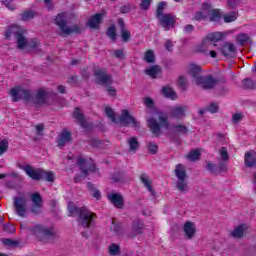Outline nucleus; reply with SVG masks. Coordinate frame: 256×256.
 I'll return each instance as SVG.
<instances>
[{
    "label": "nucleus",
    "instance_id": "1",
    "mask_svg": "<svg viewBox=\"0 0 256 256\" xmlns=\"http://www.w3.org/2000/svg\"><path fill=\"white\" fill-rule=\"evenodd\" d=\"M225 37L222 32H212L207 34L200 43L195 46L196 53L209 55L212 59L217 57V43Z\"/></svg>",
    "mask_w": 256,
    "mask_h": 256
},
{
    "label": "nucleus",
    "instance_id": "2",
    "mask_svg": "<svg viewBox=\"0 0 256 256\" xmlns=\"http://www.w3.org/2000/svg\"><path fill=\"white\" fill-rule=\"evenodd\" d=\"M10 95L14 102H17L21 99H24V101H31L32 99L33 103H36V105H43L44 103H46L48 96L45 90L40 89L37 91L35 97H33L29 90L23 89L19 86L12 88L10 90Z\"/></svg>",
    "mask_w": 256,
    "mask_h": 256
},
{
    "label": "nucleus",
    "instance_id": "3",
    "mask_svg": "<svg viewBox=\"0 0 256 256\" xmlns=\"http://www.w3.org/2000/svg\"><path fill=\"white\" fill-rule=\"evenodd\" d=\"M186 71L190 77H192L194 83L202 89H213L217 84V81L211 76H202L201 75V66L191 63L187 66Z\"/></svg>",
    "mask_w": 256,
    "mask_h": 256
},
{
    "label": "nucleus",
    "instance_id": "4",
    "mask_svg": "<svg viewBox=\"0 0 256 256\" xmlns=\"http://www.w3.org/2000/svg\"><path fill=\"white\" fill-rule=\"evenodd\" d=\"M68 211L70 215H79L78 224L80 227H84V229L91 227L97 218V215L91 210L85 207L77 208L75 205H73V203L68 204Z\"/></svg>",
    "mask_w": 256,
    "mask_h": 256
},
{
    "label": "nucleus",
    "instance_id": "5",
    "mask_svg": "<svg viewBox=\"0 0 256 256\" xmlns=\"http://www.w3.org/2000/svg\"><path fill=\"white\" fill-rule=\"evenodd\" d=\"M105 113L108 119L115 123V125H120L121 127H127L131 125L135 129L139 128L140 123L129 113V110H122V114L119 118L115 117V111L113 108L106 107Z\"/></svg>",
    "mask_w": 256,
    "mask_h": 256
},
{
    "label": "nucleus",
    "instance_id": "6",
    "mask_svg": "<svg viewBox=\"0 0 256 256\" xmlns=\"http://www.w3.org/2000/svg\"><path fill=\"white\" fill-rule=\"evenodd\" d=\"M148 127L155 137H159L161 135V129H170L171 123L169 122V118L167 114L163 112H157L156 119L154 117L147 119Z\"/></svg>",
    "mask_w": 256,
    "mask_h": 256
},
{
    "label": "nucleus",
    "instance_id": "7",
    "mask_svg": "<svg viewBox=\"0 0 256 256\" xmlns=\"http://www.w3.org/2000/svg\"><path fill=\"white\" fill-rule=\"evenodd\" d=\"M20 169L24 170V173L33 179L34 181H39L45 179V181L53 182L55 181V174L53 172L45 171L40 168H34L31 165L21 166Z\"/></svg>",
    "mask_w": 256,
    "mask_h": 256
},
{
    "label": "nucleus",
    "instance_id": "8",
    "mask_svg": "<svg viewBox=\"0 0 256 256\" xmlns=\"http://www.w3.org/2000/svg\"><path fill=\"white\" fill-rule=\"evenodd\" d=\"M28 233L38 239V241H47L55 235V231L51 228H47L41 224H32L28 227Z\"/></svg>",
    "mask_w": 256,
    "mask_h": 256
},
{
    "label": "nucleus",
    "instance_id": "9",
    "mask_svg": "<svg viewBox=\"0 0 256 256\" xmlns=\"http://www.w3.org/2000/svg\"><path fill=\"white\" fill-rule=\"evenodd\" d=\"M25 33V29L18 25L10 26L5 34L6 39H12L15 37L18 45V49H25L27 47V38L23 35Z\"/></svg>",
    "mask_w": 256,
    "mask_h": 256
},
{
    "label": "nucleus",
    "instance_id": "10",
    "mask_svg": "<svg viewBox=\"0 0 256 256\" xmlns=\"http://www.w3.org/2000/svg\"><path fill=\"white\" fill-rule=\"evenodd\" d=\"M67 21H69V15L67 13H60L56 16L55 23L59 27L62 35L81 33V27H79L78 25H73L69 27L67 26Z\"/></svg>",
    "mask_w": 256,
    "mask_h": 256
},
{
    "label": "nucleus",
    "instance_id": "11",
    "mask_svg": "<svg viewBox=\"0 0 256 256\" xmlns=\"http://www.w3.org/2000/svg\"><path fill=\"white\" fill-rule=\"evenodd\" d=\"M78 166L80 167L83 176L76 177L75 181H83V179H85L89 173H95V171H97L95 163L92 159L80 157L78 158Z\"/></svg>",
    "mask_w": 256,
    "mask_h": 256
},
{
    "label": "nucleus",
    "instance_id": "12",
    "mask_svg": "<svg viewBox=\"0 0 256 256\" xmlns=\"http://www.w3.org/2000/svg\"><path fill=\"white\" fill-rule=\"evenodd\" d=\"M157 19L159 20L161 26L165 31H169V29H172V27H175V16L171 14H162L160 16H157Z\"/></svg>",
    "mask_w": 256,
    "mask_h": 256
},
{
    "label": "nucleus",
    "instance_id": "13",
    "mask_svg": "<svg viewBox=\"0 0 256 256\" xmlns=\"http://www.w3.org/2000/svg\"><path fill=\"white\" fill-rule=\"evenodd\" d=\"M14 207L19 217L27 215V199L25 197L14 198Z\"/></svg>",
    "mask_w": 256,
    "mask_h": 256
},
{
    "label": "nucleus",
    "instance_id": "14",
    "mask_svg": "<svg viewBox=\"0 0 256 256\" xmlns=\"http://www.w3.org/2000/svg\"><path fill=\"white\" fill-rule=\"evenodd\" d=\"M31 212L34 213V215H39L41 213V210L43 209V198H41V195L39 193H34L31 195Z\"/></svg>",
    "mask_w": 256,
    "mask_h": 256
},
{
    "label": "nucleus",
    "instance_id": "15",
    "mask_svg": "<svg viewBox=\"0 0 256 256\" xmlns=\"http://www.w3.org/2000/svg\"><path fill=\"white\" fill-rule=\"evenodd\" d=\"M94 75L100 85H111V76L107 74L105 69H96Z\"/></svg>",
    "mask_w": 256,
    "mask_h": 256
},
{
    "label": "nucleus",
    "instance_id": "16",
    "mask_svg": "<svg viewBox=\"0 0 256 256\" xmlns=\"http://www.w3.org/2000/svg\"><path fill=\"white\" fill-rule=\"evenodd\" d=\"M103 17H105L103 13H98L90 17L87 21L88 27H90V29H99L101 23H103Z\"/></svg>",
    "mask_w": 256,
    "mask_h": 256
},
{
    "label": "nucleus",
    "instance_id": "17",
    "mask_svg": "<svg viewBox=\"0 0 256 256\" xmlns=\"http://www.w3.org/2000/svg\"><path fill=\"white\" fill-rule=\"evenodd\" d=\"M186 111L187 106L178 105L172 108L170 115L173 117V119H184Z\"/></svg>",
    "mask_w": 256,
    "mask_h": 256
},
{
    "label": "nucleus",
    "instance_id": "18",
    "mask_svg": "<svg viewBox=\"0 0 256 256\" xmlns=\"http://www.w3.org/2000/svg\"><path fill=\"white\" fill-rule=\"evenodd\" d=\"M237 51V48L235 47V44L231 42H226L221 48V53L224 55V57H233Z\"/></svg>",
    "mask_w": 256,
    "mask_h": 256
},
{
    "label": "nucleus",
    "instance_id": "19",
    "mask_svg": "<svg viewBox=\"0 0 256 256\" xmlns=\"http://www.w3.org/2000/svg\"><path fill=\"white\" fill-rule=\"evenodd\" d=\"M108 199L117 209H123V196L119 193H109Z\"/></svg>",
    "mask_w": 256,
    "mask_h": 256
},
{
    "label": "nucleus",
    "instance_id": "20",
    "mask_svg": "<svg viewBox=\"0 0 256 256\" xmlns=\"http://www.w3.org/2000/svg\"><path fill=\"white\" fill-rule=\"evenodd\" d=\"M183 231L187 239H193L197 231V228L195 227V223L189 222V221L186 222L183 226Z\"/></svg>",
    "mask_w": 256,
    "mask_h": 256
},
{
    "label": "nucleus",
    "instance_id": "21",
    "mask_svg": "<svg viewBox=\"0 0 256 256\" xmlns=\"http://www.w3.org/2000/svg\"><path fill=\"white\" fill-rule=\"evenodd\" d=\"M71 141H72L71 132L67 130H63L58 137L59 147H65V145H69Z\"/></svg>",
    "mask_w": 256,
    "mask_h": 256
},
{
    "label": "nucleus",
    "instance_id": "22",
    "mask_svg": "<svg viewBox=\"0 0 256 256\" xmlns=\"http://www.w3.org/2000/svg\"><path fill=\"white\" fill-rule=\"evenodd\" d=\"M118 26L120 27L122 41L127 43L131 39V32L125 27V22L121 18L118 19Z\"/></svg>",
    "mask_w": 256,
    "mask_h": 256
},
{
    "label": "nucleus",
    "instance_id": "23",
    "mask_svg": "<svg viewBox=\"0 0 256 256\" xmlns=\"http://www.w3.org/2000/svg\"><path fill=\"white\" fill-rule=\"evenodd\" d=\"M244 163L246 167H256V152L248 151L244 155Z\"/></svg>",
    "mask_w": 256,
    "mask_h": 256
},
{
    "label": "nucleus",
    "instance_id": "24",
    "mask_svg": "<svg viewBox=\"0 0 256 256\" xmlns=\"http://www.w3.org/2000/svg\"><path fill=\"white\" fill-rule=\"evenodd\" d=\"M206 17H209V4H204L202 11L196 13L194 19L196 21H205Z\"/></svg>",
    "mask_w": 256,
    "mask_h": 256
},
{
    "label": "nucleus",
    "instance_id": "25",
    "mask_svg": "<svg viewBox=\"0 0 256 256\" xmlns=\"http://www.w3.org/2000/svg\"><path fill=\"white\" fill-rule=\"evenodd\" d=\"M247 229L246 224H242L238 227H236L232 232L231 236L234 237L235 239H241L243 235H245V230Z\"/></svg>",
    "mask_w": 256,
    "mask_h": 256
},
{
    "label": "nucleus",
    "instance_id": "26",
    "mask_svg": "<svg viewBox=\"0 0 256 256\" xmlns=\"http://www.w3.org/2000/svg\"><path fill=\"white\" fill-rule=\"evenodd\" d=\"M208 17L213 23H219L221 21V12L217 9H211V6H209Z\"/></svg>",
    "mask_w": 256,
    "mask_h": 256
},
{
    "label": "nucleus",
    "instance_id": "27",
    "mask_svg": "<svg viewBox=\"0 0 256 256\" xmlns=\"http://www.w3.org/2000/svg\"><path fill=\"white\" fill-rule=\"evenodd\" d=\"M145 73L152 79H157V77H159V74L161 73V67L157 65L149 67L145 70Z\"/></svg>",
    "mask_w": 256,
    "mask_h": 256
},
{
    "label": "nucleus",
    "instance_id": "28",
    "mask_svg": "<svg viewBox=\"0 0 256 256\" xmlns=\"http://www.w3.org/2000/svg\"><path fill=\"white\" fill-rule=\"evenodd\" d=\"M162 95H164V97H167V99H172V101H175V99H177V94L175 93V91H173V88L169 86L162 87Z\"/></svg>",
    "mask_w": 256,
    "mask_h": 256
},
{
    "label": "nucleus",
    "instance_id": "29",
    "mask_svg": "<svg viewBox=\"0 0 256 256\" xmlns=\"http://www.w3.org/2000/svg\"><path fill=\"white\" fill-rule=\"evenodd\" d=\"M175 175L178 181L187 179V172L185 171V166L178 164L175 169Z\"/></svg>",
    "mask_w": 256,
    "mask_h": 256
},
{
    "label": "nucleus",
    "instance_id": "30",
    "mask_svg": "<svg viewBox=\"0 0 256 256\" xmlns=\"http://www.w3.org/2000/svg\"><path fill=\"white\" fill-rule=\"evenodd\" d=\"M143 229H144L143 221H141V220H136V221L133 223L132 231H133V233H134V236L141 235V233H143Z\"/></svg>",
    "mask_w": 256,
    "mask_h": 256
},
{
    "label": "nucleus",
    "instance_id": "31",
    "mask_svg": "<svg viewBox=\"0 0 256 256\" xmlns=\"http://www.w3.org/2000/svg\"><path fill=\"white\" fill-rule=\"evenodd\" d=\"M176 189H178L180 193H187V191H189V182H187V179L178 180L176 182Z\"/></svg>",
    "mask_w": 256,
    "mask_h": 256
},
{
    "label": "nucleus",
    "instance_id": "32",
    "mask_svg": "<svg viewBox=\"0 0 256 256\" xmlns=\"http://www.w3.org/2000/svg\"><path fill=\"white\" fill-rule=\"evenodd\" d=\"M108 253L111 256L121 255V247L117 243H112L108 246Z\"/></svg>",
    "mask_w": 256,
    "mask_h": 256
},
{
    "label": "nucleus",
    "instance_id": "33",
    "mask_svg": "<svg viewBox=\"0 0 256 256\" xmlns=\"http://www.w3.org/2000/svg\"><path fill=\"white\" fill-rule=\"evenodd\" d=\"M74 118H76L78 120V122L80 123L81 127H87L85 125V117L83 116V112H81V109L76 108L74 111Z\"/></svg>",
    "mask_w": 256,
    "mask_h": 256
},
{
    "label": "nucleus",
    "instance_id": "34",
    "mask_svg": "<svg viewBox=\"0 0 256 256\" xmlns=\"http://www.w3.org/2000/svg\"><path fill=\"white\" fill-rule=\"evenodd\" d=\"M237 17H239V14L235 11H232L228 14H225L223 19L225 23H233V21H237Z\"/></svg>",
    "mask_w": 256,
    "mask_h": 256
},
{
    "label": "nucleus",
    "instance_id": "35",
    "mask_svg": "<svg viewBox=\"0 0 256 256\" xmlns=\"http://www.w3.org/2000/svg\"><path fill=\"white\" fill-rule=\"evenodd\" d=\"M87 187H88L92 197H94V199H101V192H99V190L97 188H95V186L93 184L88 183Z\"/></svg>",
    "mask_w": 256,
    "mask_h": 256
},
{
    "label": "nucleus",
    "instance_id": "36",
    "mask_svg": "<svg viewBox=\"0 0 256 256\" xmlns=\"http://www.w3.org/2000/svg\"><path fill=\"white\" fill-rule=\"evenodd\" d=\"M140 179H141L143 185L146 187V189L148 191H150V193H151L153 191V188L151 187V179H149V176L142 174L140 176Z\"/></svg>",
    "mask_w": 256,
    "mask_h": 256
},
{
    "label": "nucleus",
    "instance_id": "37",
    "mask_svg": "<svg viewBox=\"0 0 256 256\" xmlns=\"http://www.w3.org/2000/svg\"><path fill=\"white\" fill-rule=\"evenodd\" d=\"M144 61L146 63H155V52L153 50H147L144 55Z\"/></svg>",
    "mask_w": 256,
    "mask_h": 256
},
{
    "label": "nucleus",
    "instance_id": "38",
    "mask_svg": "<svg viewBox=\"0 0 256 256\" xmlns=\"http://www.w3.org/2000/svg\"><path fill=\"white\" fill-rule=\"evenodd\" d=\"M202 149L193 150L188 154L189 161H197L201 157Z\"/></svg>",
    "mask_w": 256,
    "mask_h": 256
},
{
    "label": "nucleus",
    "instance_id": "39",
    "mask_svg": "<svg viewBox=\"0 0 256 256\" xmlns=\"http://www.w3.org/2000/svg\"><path fill=\"white\" fill-rule=\"evenodd\" d=\"M128 145L130 147V151H137V149H139V141L135 137L128 140Z\"/></svg>",
    "mask_w": 256,
    "mask_h": 256
},
{
    "label": "nucleus",
    "instance_id": "40",
    "mask_svg": "<svg viewBox=\"0 0 256 256\" xmlns=\"http://www.w3.org/2000/svg\"><path fill=\"white\" fill-rule=\"evenodd\" d=\"M236 41L239 45H245L249 41V35L242 33L237 36Z\"/></svg>",
    "mask_w": 256,
    "mask_h": 256
},
{
    "label": "nucleus",
    "instance_id": "41",
    "mask_svg": "<svg viewBox=\"0 0 256 256\" xmlns=\"http://www.w3.org/2000/svg\"><path fill=\"white\" fill-rule=\"evenodd\" d=\"M9 149V142L7 140H0V156L7 153Z\"/></svg>",
    "mask_w": 256,
    "mask_h": 256
},
{
    "label": "nucleus",
    "instance_id": "42",
    "mask_svg": "<svg viewBox=\"0 0 256 256\" xmlns=\"http://www.w3.org/2000/svg\"><path fill=\"white\" fill-rule=\"evenodd\" d=\"M174 133H180L181 135H185L188 131V129L185 127V125H176L173 127Z\"/></svg>",
    "mask_w": 256,
    "mask_h": 256
},
{
    "label": "nucleus",
    "instance_id": "43",
    "mask_svg": "<svg viewBox=\"0 0 256 256\" xmlns=\"http://www.w3.org/2000/svg\"><path fill=\"white\" fill-rule=\"evenodd\" d=\"M33 17H35V13H33V11H27V12L22 13V15H21L22 21H31V19H33Z\"/></svg>",
    "mask_w": 256,
    "mask_h": 256
},
{
    "label": "nucleus",
    "instance_id": "44",
    "mask_svg": "<svg viewBox=\"0 0 256 256\" xmlns=\"http://www.w3.org/2000/svg\"><path fill=\"white\" fill-rule=\"evenodd\" d=\"M107 35H108V37H110V39L112 41H115V39H117V33L115 31V27L114 26H111L110 28H108Z\"/></svg>",
    "mask_w": 256,
    "mask_h": 256
},
{
    "label": "nucleus",
    "instance_id": "45",
    "mask_svg": "<svg viewBox=\"0 0 256 256\" xmlns=\"http://www.w3.org/2000/svg\"><path fill=\"white\" fill-rule=\"evenodd\" d=\"M219 153L222 161H227L229 159V153L227 152V148H220Z\"/></svg>",
    "mask_w": 256,
    "mask_h": 256
},
{
    "label": "nucleus",
    "instance_id": "46",
    "mask_svg": "<svg viewBox=\"0 0 256 256\" xmlns=\"http://www.w3.org/2000/svg\"><path fill=\"white\" fill-rule=\"evenodd\" d=\"M148 151L152 155H155V153H157V151H159V147L157 146V144L150 142V143H148Z\"/></svg>",
    "mask_w": 256,
    "mask_h": 256
},
{
    "label": "nucleus",
    "instance_id": "47",
    "mask_svg": "<svg viewBox=\"0 0 256 256\" xmlns=\"http://www.w3.org/2000/svg\"><path fill=\"white\" fill-rule=\"evenodd\" d=\"M165 7H167V3H165V2H160L158 4L157 11H156L157 17L163 15V11H164Z\"/></svg>",
    "mask_w": 256,
    "mask_h": 256
},
{
    "label": "nucleus",
    "instance_id": "48",
    "mask_svg": "<svg viewBox=\"0 0 256 256\" xmlns=\"http://www.w3.org/2000/svg\"><path fill=\"white\" fill-rule=\"evenodd\" d=\"M244 87L245 89H255V82H253L251 79H245Z\"/></svg>",
    "mask_w": 256,
    "mask_h": 256
},
{
    "label": "nucleus",
    "instance_id": "49",
    "mask_svg": "<svg viewBox=\"0 0 256 256\" xmlns=\"http://www.w3.org/2000/svg\"><path fill=\"white\" fill-rule=\"evenodd\" d=\"M242 119H243V114H241V113H236V114L232 115V123H234V124L241 122Z\"/></svg>",
    "mask_w": 256,
    "mask_h": 256
},
{
    "label": "nucleus",
    "instance_id": "50",
    "mask_svg": "<svg viewBox=\"0 0 256 256\" xmlns=\"http://www.w3.org/2000/svg\"><path fill=\"white\" fill-rule=\"evenodd\" d=\"M143 102H144V105H145L148 109H153V105H154L153 99H151V98H149V97H146V98H144Z\"/></svg>",
    "mask_w": 256,
    "mask_h": 256
},
{
    "label": "nucleus",
    "instance_id": "51",
    "mask_svg": "<svg viewBox=\"0 0 256 256\" xmlns=\"http://www.w3.org/2000/svg\"><path fill=\"white\" fill-rule=\"evenodd\" d=\"M178 84L180 87H182V89H185V87H187V78H185V76H180L178 79Z\"/></svg>",
    "mask_w": 256,
    "mask_h": 256
},
{
    "label": "nucleus",
    "instance_id": "52",
    "mask_svg": "<svg viewBox=\"0 0 256 256\" xmlns=\"http://www.w3.org/2000/svg\"><path fill=\"white\" fill-rule=\"evenodd\" d=\"M207 111H209L210 113H217V111H219V105L212 103L208 108Z\"/></svg>",
    "mask_w": 256,
    "mask_h": 256
},
{
    "label": "nucleus",
    "instance_id": "53",
    "mask_svg": "<svg viewBox=\"0 0 256 256\" xmlns=\"http://www.w3.org/2000/svg\"><path fill=\"white\" fill-rule=\"evenodd\" d=\"M110 230L112 231V233H119V231H121V226H119V224H116L115 222H112Z\"/></svg>",
    "mask_w": 256,
    "mask_h": 256
},
{
    "label": "nucleus",
    "instance_id": "54",
    "mask_svg": "<svg viewBox=\"0 0 256 256\" xmlns=\"http://www.w3.org/2000/svg\"><path fill=\"white\" fill-rule=\"evenodd\" d=\"M36 129V135H43V131L45 129V126L43 124H37L35 126Z\"/></svg>",
    "mask_w": 256,
    "mask_h": 256
},
{
    "label": "nucleus",
    "instance_id": "55",
    "mask_svg": "<svg viewBox=\"0 0 256 256\" xmlns=\"http://www.w3.org/2000/svg\"><path fill=\"white\" fill-rule=\"evenodd\" d=\"M114 55L117 59H125V52L123 50H115Z\"/></svg>",
    "mask_w": 256,
    "mask_h": 256
},
{
    "label": "nucleus",
    "instance_id": "56",
    "mask_svg": "<svg viewBox=\"0 0 256 256\" xmlns=\"http://www.w3.org/2000/svg\"><path fill=\"white\" fill-rule=\"evenodd\" d=\"M4 245H7L8 247H15L17 245V242L11 240V239H4L2 240Z\"/></svg>",
    "mask_w": 256,
    "mask_h": 256
},
{
    "label": "nucleus",
    "instance_id": "57",
    "mask_svg": "<svg viewBox=\"0 0 256 256\" xmlns=\"http://www.w3.org/2000/svg\"><path fill=\"white\" fill-rule=\"evenodd\" d=\"M107 93L110 97H115L117 95V90L112 86L107 87Z\"/></svg>",
    "mask_w": 256,
    "mask_h": 256
},
{
    "label": "nucleus",
    "instance_id": "58",
    "mask_svg": "<svg viewBox=\"0 0 256 256\" xmlns=\"http://www.w3.org/2000/svg\"><path fill=\"white\" fill-rule=\"evenodd\" d=\"M140 5L142 9L147 10L149 7H151V0H142Z\"/></svg>",
    "mask_w": 256,
    "mask_h": 256
},
{
    "label": "nucleus",
    "instance_id": "59",
    "mask_svg": "<svg viewBox=\"0 0 256 256\" xmlns=\"http://www.w3.org/2000/svg\"><path fill=\"white\" fill-rule=\"evenodd\" d=\"M239 5V1L237 0H228V8L235 9Z\"/></svg>",
    "mask_w": 256,
    "mask_h": 256
},
{
    "label": "nucleus",
    "instance_id": "60",
    "mask_svg": "<svg viewBox=\"0 0 256 256\" xmlns=\"http://www.w3.org/2000/svg\"><path fill=\"white\" fill-rule=\"evenodd\" d=\"M208 171H210L211 173H217V169H215V164L211 163V162H207L206 165Z\"/></svg>",
    "mask_w": 256,
    "mask_h": 256
},
{
    "label": "nucleus",
    "instance_id": "61",
    "mask_svg": "<svg viewBox=\"0 0 256 256\" xmlns=\"http://www.w3.org/2000/svg\"><path fill=\"white\" fill-rule=\"evenodd\" d=\"M194 30H195V27L191 24L186 25L184 27V33H193Z\"/></svg>",
    "mask_w": 256,
    "mask_h": 256
},
{
    "label": "nucleus",
    "instance_id": "62",
    "mask_svg": "<svg viewBox=\"0 0 256 256\" xmlns=\"http://www.w3.org/2000/svg\"><path fill=\"white\" fill-rule=\"evenodd\" d=\"M165 47L167 51H173V42H171V40H167L165 43Z\"/></svg>",
    "mask_w": 256,
    "mask_h": 256
},
{
    "label": "nucleus",
    "instance_id": "63",
    "mask_svg": "<svg viewBox=\"0 0 256 256\" xmlns=\"http://www.w3.org/2000/svg\"><path fill=\"white\" fill-rule=\"evenodd\" d=\"M29 47L35 48V47H39V40L34 39L29 43Z\"/></svg>",
    "mask_w": 256,
    "mask_h": 256
},
{
    "label": "nucleus",
    "instance_id": "64",
    "mask_svg": "<svg viewBox=\"0 0 256 256\" xmlns=\"http://www.w3.org/2000/svg\"><path fill=\"white\" fill-rule=\"evenodd\" d=\"M219 171L225 173V171H227V166L225 165V163H220L219 164Z\"/></svg>",
    "mask_w": 256,
    "mask_h": 256
}]
</instances>
